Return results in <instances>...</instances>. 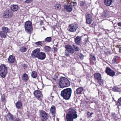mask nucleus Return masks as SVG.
Wrapping results in <instances>:
<instances>
[{
	"mask_svg": "<svg viewBox=\"0 0 121 121\" xmlns=\"http://www.w3.org/2000/svg\"><path fill=\"white\" fill-rule=\"evenodd\" d=\"M76 110L75 109H69L66 114V118L67 121H73V119L77 118Z\"/></svg>",
	"mask_w": 121,
	"mask_h": 121,
	"instance_id": "obj_1",
	"label": "nucleus"
},
{
	"mask_svg": "<svg viewBox=\"0 0 121 121\" xmlns=\"http://www.w3.org/2000/svg\"><path fill=\"white\" fill-rule=\"evenodd\" d=\"M72 92L71 89L67 88L64 89L61 91L60 95L64 99L66 100H68L71 96Z\"/></svg>",
	"mask_w": 121,
	"mask_h": 121,
	"instance_id": "obj_2",
	"label": "nucleus"
},
{
	"mask_svg": "<svg viewBox=\"0 0 121 121\" xmlns=\"http://www.w3.org/2000/svg\"><path fill=\"white\" fill-rule=\"evenodd\" d=\"M59 85L60 88H63L65 87H67L70 84L69 81L65 77H60L59 82Z\"/></svg>",
	"mask_w": 121,
	"mask_h": 121,
	"instance_id": "obj_3",
	"label": "nucleus"
},
{
	"mask_svg": "<svg viewBox=\"0 0 121 121\" xmlns=\"http://www.w3.org/2000/svg\"><path fill=\"white\" fill-rule=\"evenodd\" d=\"M7 70L6 67L4 65H0V76L4 78L7 73Z\"/></svg>",
	"mask_w": 121,
	"mask_h": 121,
	"instance_id": "obj_4",
	"label": "nucleus"
},
{
	"mask_svg": "<svg viewBox=\"0 0 121 121\" xmlns=\"http://www.w3.org/2000/svg\"><path fill=\"white\" fill-rule=\"evenodd\" d=\"M94 77L95 79L98 80V83L100 85H102L103 81L102 79L101 74L98 73H95L94 75Z\"/></svg>",
	"mask_w": 121,
	"mask_h": 121,
	"instance_id": "obj_5",
	"label": "nucleus"
},
{
	"mask_svg": "<svg viewBox=\"0 0 121 121\" xmlns=\"http://www.w3.org/2000/svg\"><path fill=\"white\" fill-rule=\"evenodd\" d=\"M25 28L26 31L30 32L32 29V23L29 21L26 22L25 23Z\"/></svg>",
	"mask_w": 121,
	"mask_h": 121,
	"instance_id": "obj_6",
	"label": "nucleus"
},
{
	"mask_svg": "<svg viewBox=\"0 0 121 121\" xmlns=\"http://www.w3.org/2000/svg\"><path fill=\"white\" fill-rule=\"evenodd\" d=\"M34 94L35 97L38 100L41 101L43 98V95L41 91L39 90L35 91Z\"/></svg>",
	"mask_w": 121,
	"mask_h": 121,
	"instance_id": "obj_7",
	"label": "nucleus"
},
{
	"mask_svg": "<svg viewBox=\"0 0 121 121\" xmlns=\"http://www.w3.org/2000/svg\"><path fill=\"white\" fill-rule=\"evenodd\" d=\"M78 27L77 24L74 23L69 26L68 30L71 32L75 31Z\"/></svg>",
	"mask_w": 121,
	"mask_h": 121,
	"instance_id": "obj_8",
	"label": "nucleus"
},
{
	"mask_svg": "<svg viewBox=\"0 0 121 121\" xmlns=\"http://www.w3.org/2000/svg\"><path fill=\"white\" fill-rule=\"evenodd\" d=\"M13 15V13L12 11L10 9H7L4 11L3 15L5 17L8 18L12 16Z\"/></svg>",
	"mask_w": 121,
	"mask_h": 121,
	"instance_id": "obj_9",
	"label": "nucleus"
},
{
	"mask_svg": "<svg viewBox=\"0 0 121 121\" xmlns=\"http://www.w3.org/2000/svg\"><path fill=\"white\" fill-rule=\"evenodd\" d=\"M40 51L39 48L36 49L32 52L31 54V56L33 58H37Z\"/></svg>",
	"mask_w": 121,
	"mask_h": 121,
	"instance_id": "obj_10",
	"label": "nucleus"
},
{
	"mask_svg": "<svg viewBox=\"0 0 121 121\" xmlns=\"http://www.w3.org/2000/svg\"><path fill=\"white\" fill-rule=\"evenodd\" d=\"M86 23L87 24H90L93 21L92 17L90 14H87L86 15Z\"/></svg>",
	"mask_w": 121,
	"mask_h": 121,
	"instance_id": "obj_11",
	"label": "nucleus"
},
{
	"mask_svg": "<svg viewBox=\"0 0 121 121\" xmlns=\"http://www.w3.org/2000/svg\"><path fill=\"white\" fill-rule=\"evenodd\" d=\"M105 71L108 75L111 76L113 77L115 75L114 72L109 68H106Z\"/></svg>",
	"mask_w": 121,
	"mask_h": 121,
	"instance_id": "obj_12",
	"label": "nucleus"
},
{
	"mask_svg": "<svg viewBox=\"0 0 121 121\" xmlns=\"http://www.w3.org/2000/svg\"><path fill=\"white\" fill-rule=\"evenodd\" d=\"M65 48L67 51H69V53L71 54L73 53L74 52V49L72 47L69 45H67L65 46Z\"/></svg>",
	"mask_w": 121,
	"mask_h": 121,
	"instance_id": "obj_13",
	"label": "nucleus"
},
{
	"mask_svg": "<svg viewBox=\"0 0 121 121\" xmlns=\"http://www.w3.org/2000/svg\"><path fill=\"white\" fill-rule=\"evenodd\" d=\"M40 116L44 120H47L48 118V116L45 112L43 111H41L40 112Z\"/></svg>",
	"mask_w": 121,
	"mask_h": 121,
	"instance_id": "obj_14",
	"label": "nucleus"
},
{
	"mask_svg": "<svg viewBox=\"0 0 121 121\" xmlns=\"http://www.w3.org/2000/svg\"><path fill=\"white\" fill-rule=\"evenodd\" d=\"M46 56V54L44 53L40 52H39L37 58L39 59L43 60L45 58Z\"/></svg>",
	"mask_w": 121,
	"mask_h": 121,
	"instance_id": "obj_15",
	"label": "nucleus"
},
{
	"mask_svg": "<svg viewBox=\"0 0 121 121\" xmlns=\"http://www.w3.org/2000/svg\"><path fill=\"white\" fill-rule=\"evenodd\" d=\"M11 10L14 12L17 11L19 7L16 5L13 4L10 7Z\"/></svg>",
	"mask_w": 121,
	"mask_h": 121,
	"instance_id": "obj_16",
	"label": "nucleus"
},
{
	"mask_svg": "<svg viewBox=\"0 0 121 121\" xmlns=\"http://www.w3.org/2000/svg\"><path fill=\"white\" fill-rule=\"evenodd\" d=\"M13 116L10 113L8 114L6 117V121H12L13 120Z\"/></svg>",
	"mask_w": 121,
	"mask_h": 121,
	"instance_id": "obj_17",
	"label": "nucleus"
},
{
	"mask_svg": "<svg viewBox=\"0 0 121 121\" xmlns=\"http://www.w3.org/2000/svg\"><path fill=\"white\" fill-rule=\"evenodd\" d=\"M64 9L68 12H71L73 8L70 5H64Z\"/></svg>",
	"mask_w": 121,
	"mask_h": 121,
	"instance_id": "obj_18",
	"label": "nucleus"
},
{
	"mask_svg": "<svg viewBox=\"0 0 121 121\" xmlns=\"http://www.w3.org/2000/svg\"><path fill=\"white\" fill-rule=\"evenodd\" d=\"M8 60L9 63H13L15 61V57L12 55L10 56L9 57Z\"/></svg>",
	"mask_w": 121,
	"mask_h": 121,
	"instance_id": "obj_19",
	"label": "nucleus"
},
{
	"mask_svg": "<svg viewBox=\"0 0 121 121\" xmlns=\"http://www.w3.org/2000/svg\"><path fill=\"white\" fill-rule=\"evenodd\" d=\"M2 31H3L6 34L10 33V29L8 28L5 27H2Z\"/></svg>",
	"mask_w": 121,
	"mask_h": 121,
	"instance_id": "obj_20",
	"label": "nucleus"
},
{
	"mask_svg": "<svg viewBox=\"0 0 121 121\" xmlns=\"http://www.w3.org/2000/svg\"><path fill=\"white\" fill-rule=\"evenodd\" d=\"M83 90V87H80L78 88L76 91V93L78 94H82Z\"/></svg>",
	"mask_w": 121,
	"mask_h": 121,
	"instance_id": "obj_21",
	"label": "nucleus"
},
{
	"mask_svg": "<svg viewBox=\"0 0 121 121\" xmlns=\"http://www.w3.org/2000/svg\"><path fill=\"white\" fill-rule=\"evenodd\" d=\"M104 3L107 6H110L112 3V0H104Z\"/></svg>",
	"mask_w": 121,
	"mask_h": 121,
	"instance_id": "obj_22",
	"label": "nucleus"
},
{
	"mask_svg": "<svg viewBox=\"0 0 121 121\" xmlns=\"http://www.w3.org/2000/svg\"><path fill=\"white\" fill-rule=\"evenodd\" d=\"M28 78V76L27 74L25 73L23 74L22 79L25 82L27 81Z\"/></svg>",
	"mask_w": 121,
	"mask_h": 121,
	"instance_id": "obj_23",
	"label": "nucleus"
},
{
	"mask_svg": "<svg viewBox=\"0 0 121 121\" xmlns=\"http://www.w3.org/2000/svg\"><path fill=\"white\" fill-rule=\"evenodd\" d=\"M50 111L52 115H53L55 114L56 113L55 110V108L53 106H52L51 107L50 109Z\"/></svg>",
	"mask_w": 121,
	"mask_h": 121,
	"instance_id": "obj_24",
	"label": "nucleus"
},
{
	"mask_svg": "<svg viewBox=\"0 0 121 121\" xmlns=\"http://www.w3.org/2000/svg\"><path fill=\"white\" fill-rule=\"evenodd\" d=\"M16 105L17 108L20 109L22 106V103L21 101H18L16 103Z\"/></svg>",
	"mask_w": 121,
	"mask_h": 121,
	"instance_id": "obj_25",
	"label": "nucleus"
},
{
	"mask_svg": "<svg viewBox=\"0 0 121 121\" xmlns=\"http://www.w3.org/2000/svg\"><path fill=\"white\" fill-rule=\"evenodd\" d=\"M7 34L2 31H0V37L1 38H6Z\"/></svg>",
	"mask_w": 121,
	"mask_h": 121,
	"instance_id": "obj_26",
	"label": "nucleus"
},
{
	"mask_svg": "<svg viewBox=\"0 0 121 121\" xmlns=\"http://www.w3.org/2000/svg\"><path fill=\"white\" fill-rule=\"evenodd\" d=\"M81 40V38L79 36H77L75 39V43L78 44H79L80 43V42Z\"/></svg>",
	"mask_w": 121,
	"mask_h": 121,
	"instance_id": "obj_27",
	"label": "nucleus"
},
{
	"mask_svg": "<svg viewBox=\"0 0 121 121\" xmlns=\"http://www.w3.org/2000/svg\"><path fill=\"white\" fill-rule=\"evenodd\" d=\"M37 72L35 71H33L31 73V77L34 78H35L37 77Z\"/></svg>",
	"mask_w": 121,
	"mask_h": 121,
	"instance_id": "obj_28",
	"label": "nucleus"
},
{
	"mask_svg": "<svg viewBox=\"0 0 121 121\" xmlns=\"http://www.w3.org/2000/svg\"><path fill=\"white\" fill-rule=\"evenodd\" d=\"M102 16L104 17H106L108 16V12L106 10L104 11L102 13Z\"/></svg>",
	"mask_w": 121,
	"mask_h": 121,
	"instance_id": "obj_29",
	"label": "nucleus"
},
{
	"mask_svg": "<svg viewBox=\"0 0 121 121\" xmlns=\"http://www.w3.org/2000/svg\"><path fill=\"white\" fill-rule=\"evenodd\" d=\"M119 58V57L117 56H115L112 60L113 63H116L117 61Z\"/></svg>",
	"mask_w": 121,
	"mask_h": 121,
	"instance_id": "obj_30",
	"label": "nucleus"
},
{
	"mask_svg": "<svg viewBox=\"0 0 121 121\" xmlns=\"http://www.w3.org/2000/svg\"><path fill=\"white\" fill-rule=\"evenodd\" d=\"M54 7L56 9L59 10L61 6L60 4H57L55 5Z\"/></svg>",
	"mask_w": 121,
	"mask_h": 121,
	"instance_id": "obj_31",
	"label": "nucleus"
},
{
	"mask_svg": "<svg viewBox=\"0 0 121 121\" xmlns=\"http://www.w3.org/2000/svg\"><path fill=\"white\" fill-rule=\"evenodd\" d=\"M52 39V38L51 37H48L45 39V41L46 42H49L51 41Z\"/></svg>",
	"mask_w": 121,
	"mask_h": 121,
	"instance_id": "obj_32",
	"label": "nucleus"
},
{
	"mask_svg": "<svg viewBox=\"0 0 121 121\" xmlns=\"http://www.w3.org/2000/svg\"><path fill=\"white\" fill-rule=\"evenodd\" d=\"M73 46L75 50L76 51H78L80 50L79 48L76 45H73Z\"/></svg>",
	"mask_w": 121,
	"mask_h": 121,
	"instance_id": "obj_33",
	"label": "nucleus"
},
{
	"mask_svg": "<svg viewBox=\"0 0 121 121\" xmlns=\"http://www.w3.org/2000/svg\"><path fill=\"white\" fill-rule=\"evenodd\" d=\"M45 49L46 51L50 52L51 51V49L48 46H46L45 47Z\"/></svg>",
	"mask_w": 121,
	"mask_h": 121,
	"instance_id": "obj_34",
	"label": "nucleus"
},
{
	"mask_svg": "<svg viewBox=\"0 0 121 121\" xmlns=\"http://www.w3.org/2000/svg\"><path fill=\"white\" fill-rule=\"evenodd\" d=\"M26 49L24 47H22L20 49V51L22 52H24L26 51Z\"/></svg>",
	"mask_w": 121,
	"mask_h": 121,
	"instance_id": "obj_35",
	"label": "nucleus"
},
{
	"mask_svg": "<svg viewBox=\"0 0 121 121\" xmlns=\"http://www.w3.org/2000/svg\"><path fill=\"white\" fill-rule=\"evenodd\" d=\"M69 51H67L66 49L65 50L64 54L65 56H67V57H68L69 56Z\"/></svg>",
	"mask_w": 121,
	"mask_h": 121,
	"instance_id": "obj_36",
	"label": "nucleus"
},
{
	"mask_svg": "<svg viewBox=\"0 0 121 121\" xmlns=\"http://www.w3.org/2000/svg\"><path fill=\"white\" fill-rule=\"evenodd\" d=\"M119 89L116 87H114L112 88L113 90L115 91H119Z\"/></svg>",
	"mask_w": 121,
	"mask_h": 121,
	"instance_id": "obj_37",
	"label": "nucleus"
},
{
	"mask_svg": "<svg viewBox=\"0 0 121 121\" xmlns=\"http://www.w3.org/2000/svg\"><path fill=\"white\" fill-rule=\"evenodd\" d=\"M70 5L72 7V6H73L76 5L77 4V3L75 2H70Z\"/></svg>",
	"mask_w": 121,
	"mask_h": 121,
	"instance_id": "obj_38",
	"label": "nucleus"
},
{
	"mask_svg": "<svg viewBox=\"0 0 121 121\" xmlns=\"http://www.w3.org/2000/svg\"><path fill=\"white\" fill-rule=\"evenodd\" d=\"M117 102L119 105L121 106V97L118 99Z\"/></svg>",
	"mask_w": 121,
	"mask_h": 121,
	"instance_id": "obj_39",
	"label": "nucleus"
},
{
	"mask_svg": "<svg viewBox=\"0 0 121 121\" xmlns=\"http://www.w3.org/2000/svg\"><path fill=\"white\" fill-rule=\"evenodd\" d=\"M41 44V42L40 41H39L38 42H35V44L37 46H39V45H40Z\"/></svg>",
	"mask_w": 121,
	"mask_h": 121,
	"instance_id": "obj_40",
	"label": "nucleus"
},
{
	"mask_svg": "<svg viewBox=\"0 0 121 121\" xmlns=\"http://www.w3.org/2000/svg\"><path fill=\"white\" fill-rule=\"evenodd\" d=\"M33 0H26L25 2L26 3H30Z\"/></svg>",
	"mask_w": 121,
	"mask_h": 121,
	"instance_id": "obj_41",
	"label": "nucleus"
},
{
	"mask_svg": "<svg viewBox=\"0 0 121 121\" xmlns=\"http://www.w3.org/2000/svg\"><path fill=\"white\" fill-rule=\"evenodd\" d=\"M81 5L82 6H83L85 4V2L84 1H81L80 2Z\"/></svg>",
	"mask_w": 121,
	"mask_h": 121,
	"instance_id": "obj_42",
	"label": "nucleus"
},
{
	"mask_svg": "<svg viewBox=\"0 0 121 121\" xmlns=\"http://www.w3.org/2000/svg\"><path fill=\"white\" fill-rule=\"evenodd\" d=\"M79 56L80 57L81 59H83L84 57V56L82 54H80Z\"/></svg>",
	"mask_w": 121,
	"mask_h": 121,
	"instance_id": "obj_43",
	"label": "nucleus"
},
{
	"mask_svg": "<svg viewBox=\"0 0 121 121\" xmlns=\"http://www.w3.org/2000/svg\"><path fill=\"white\" fill-rule=\"evenodd\" d=\"M93 113L92 112H91V113H90L89 112H88L87 113L88 115L89 116L91 117L92 115L93 114Z\"/></svg>",
	"mask_w": 121,
	"mask_h": 121,
	"instance_id": "obj_44",
	"label": "nucleus"
},
{
	"mask_svg": "<svg viewBox=\"0 0 121 121\" xmlns=\"http://www.w3.org/2000/svg\"><path fill=\"white\" fill-rule=\"evenodd\" d=\"M91 58L93 60H95L96 59L95 57L94 56H91Z\"/></svg>",
	"mask_w": 121,
	"mask_h": 121,
	"instance_id": "obj_45",
	"label": "nucleus"
},
{
	"mask_svg": "<svg viewBox=\"0 0 121 121\" xmlns=\"http://www.w3.org/2000/svg\"><path fill=\"white\" fill-rule=\"evenodd\" d=\"M54 51V52H56L57 50V48L56 47L53 48Z\"/></svg>",
	"mask_w": 121,
	"mask_h": 121,
	"instance_id": "obj_46",
	"label": "nucleus"
},
{
	"mask_svg": "<svg viewBox=\"0 0 121 121\" xmlns=\"http://www.w3.org/2000/svg\"><path fill=\"white\" fill-rule=\"evenodd\" d=\"M5 98V96L4 95L2 96L1 97L2 99L4 100Z\"/></svg>",
	"mask_w": 121,
	"mask_h": 121,
	"instance_id": "obj_47",
	"label": "nucleus"
},
{
	"mask_svg": "<svg viewBox=\"0 0 121 121\" xmlns=\"http://www.w3.org/2000/svg\"><path fill=\"white\" fill-rule=\"evenodd\" d=\"M22 66L23 67H26L27 66L25 64H23L22 65Z\"/></svg>",
	"mask_w": 121,
	"mask_h": 121,
	"instance_id": "obj_48",
	"label": "nucleus"
},
{
	"mask_svg": "<svg viewBox=\"0 0 121 121\" xmlns=\"http://www.w3.org/2000/svg\"><path fill=\"white\" fill-rule=\"evenodd\" d=\"M117 25L121 27V22H118L117 23Z\"/></svg>",
	"mask_w": 121,
	"mask_h": 121,
	"instance_id": "obj_49",
	"label": "nucleus"
},
{
	"mask_svg": "<svg viewBox=\"0 0 121 121\" xmlns=\"http://www.w3.org/2000/svg\"><path fill=\"white\" fill-rule=\"evenodd\" d=\"M43 23V21H40V25H42Z\"/></svg>",
	"mask_w": 121,
	"mask_h": 121,
	"instance_id": "obj_50",
	"label": "nucleus"
},
{
	"mask_svg": "<svg viewBox=\"0 0 121 121\" xmlns=\"http://www.w3.org/2000/svg\"><path fill=\"white\" fill-rule=\"evenodd\" d=\"M15 121H21L20 119H16Z\"/></svg>",
	"mask_w": 121,
	"mask_h": 121,
	"instance_id": "obj_51",
	"label": "nucleus"
},
{
	"mask_svg": "<svg viewBox=\"0 0 121 121\" xmlns=\"http://www.w3.org/2000/svg\"><path fill=\"white\" fill-rule=\"evenodd\" d=\"M119 52L121 53V47H120L119 48Z\"/></svg>",
	"mask_w": 121,
	"mask_h": 121,
	"instance_id": "obj_52",
	"label": "nucleus"
},
{
	"mask_svg": "<svg viewBox=\"0 0 121 121\" xmlns=\"http://www.w3.org/2000/svg\"><path fill=\"white\" fill-rule=\"evenodd\" d=\"M43 30H46V29L45 28H44V27H43Z\"/></svg>",
	"mask_w": 121,
	"mask_h": 121,
	"instance_id": "obj_53",
	"label": "nucleus"
},
{
	"mask_svg": "<svg viewBox=\"0 0 121 121\" xmlns=\"http://www.w3.org/2000/svg\"><path fill=\"white\" fill-rule=\"evenodd\" d=\"M42 121H46L45 120H44L43 119L42 120Z\"/></svg>",
	"mask_w": 121,
	"mask_h": 121,
	"instance_id": "obj_54",
	"label": "nucleus"
},
{
	"mask_svg": "<svg viewBox=\"0 0 121 121\" xmlns=\"http://www.w3.org/2000/svg\"><path fill=\"white\" fill-rule=\"evenodd\" d=\"M67 0V2H68V1H69V2H70V1H69V0Z\"/></svg>",
	"mask_w": 121,
	"mask_h": 121,
	"instance_id": "obj_55",
	"label": "nucleus"
},
{
	"mask_svg": "<svg viewBox=\"0 0 121 121\" xmlns=\"http://www.w3.org/2000/svg\"><path fill=\"white\" fill-rule=\"evenodd\" d=\"M120 1L121 2V0H120Z\"/></svg>",
	"mask_w": 121,
	"mask_h": 121,
	"instance_id": "obj_56",
	"label": "nucleus"
}]
</instances>
